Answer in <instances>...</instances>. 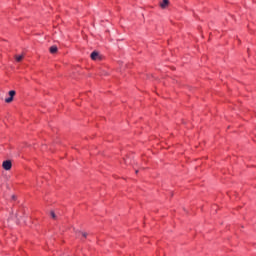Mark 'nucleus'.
<instances>
[{
    "mask_svg": "<svg viewBox=\"0 0 256 256\" xmlns=\"http://www.w3.org/2000/svg\"><path fill=\"white\" fill-rule=\"evenodd\" d=\"M23 57H25L24 55H16L15 59L18 63H20V61H23Z\"/></svg>",
    "mask_w": 256,
    "mask_h": 256,
    "instance_id": "nucleus-6",
    "label": "nucleus"
},
{
    "mask_svg": "<svg viewBox=\"0 0 256 256\" xmlns=\"http://www.w3.org/2000/svg\"><path fill=\"white\" fill-rule=\"evenodd\" d=\"M167 5H169V0H163L160 4V7H162V9H165Z\"/></svg>",
    "mask_w": 256,
    "mask_h": 256,
    "instance_id": "nucleus-4",
    "label": "nucleus"
},
{
    "mask_svg": "<svg viewBox=\"0 0 256 256\" xmlns=\"http://www.w3.org/2000/svg\"><path fill=\"white\" fill-rule=\"evenodd\" d=\"M8 95L10 97L5 99V103H11L13 101V97H15V95H16L15 90L9 91Z\"/></svg>",
    "mask_w": 256,
    "mask_h": 256,
    "instance_id": "nucleus-3",
    "label": "nucleus"
},
{
    "mask_svg": "<svg viewBox=\"0 0 256 256\" xmlns=\"http://www.w3.org/2000/svg\"><path fill=\"white\" fill-rule=\"evenodd\" d=\"M92 61H99L101 60V56L99 55V52L94 51L90 55Z\"/></svg>",
    "mask_w": 256,
    "mask_h": 256,
    "instance_id": "nucleus-2",
    "label": "nucleus"
},
{
    "mask_svg": "<svg viewBox=\"0 0 256 256\" xmlns=\"http://www.w3.org/2000/svg\"><path fill=\"white\" fill-rule=\"evenodd\" d=\"M136 173H139V170H136Z\"/></svg>",
    "mask_w": 256,
    "mask_h": 256,
    "instance_id": "nucleus-9",
    "label": "nucleus"
},
{
    "mask_svg": "<svg viewBox=\"0 0 256 256\" xmlns=\"http://www.w3.org/2000/svg\"><path fill=\"white\" fill-rule=\"evenodd\" d=\"M2 167L5 169V171H10L11 167H13V164L11 163V160H5L2 163Z\"/></svg>",
    "mask_w": 256,
    "mask_h": 256,
    "instance_id": "nucleus-1",
    "label": "nucleus"
},
{
    "mask_svg": "<svg viewBox=\"0 0 256 256\" xmlns=\"http://www.w3.org/2000/svg\"><path fill=\"white\" fill-rule=\"evenodd\" d=\"M57 50H58L57 46H51L50 47V53H52V54L57 53Z\"/></svg>",
    "mask_w": 256,
    "mask_h": 256,
    "instance_id": "nucleus-5",
    "label": "nucleus"
},
{
    "mask_svg": "<svg viewBox=\"0 0 256 256\" xmlns=\"http://www.w3.org/2000/svg\"><path fill=\"white\" fill-rule=\"evenodd\" d=\"M12 199H15V196H12Z\"/></svg>",
    "mask_w": 256,
    "mask_h": 256,
    "instance_id": "nucleus-10",
    "label": "nucleus"
},
{
    "mask_svg": "<svg viewBox=\"0 0 256 256\" xmlns=\"http://www.w3.org/2000/svg\"><path fill=\"white\" fill-rule=\"evenodd\" d=\"M82 236L87 237V233L86 232H79Z\"/></svg>",
    "mask_w": 256,
    "mask_h": 256,
    "instance_id": "nucleus-8",
    "label": "nucleus"
},
{
    "mask_svg": "<svg viewBox=\"0 0 256 256\" xmlns=\"http://www.w3.org/2000/svg\"><path fill=\"white\" fill-rule=\"evenodd\" d=\"M50 215H51L52 219H57V215L55 214L54 211H51Z\"/></svg>",
    "mask_w": 256,
    "mask_h": 256,
    "instance_id": "nucleus-7",
    "label": "nucleus"
}]
</instances>
